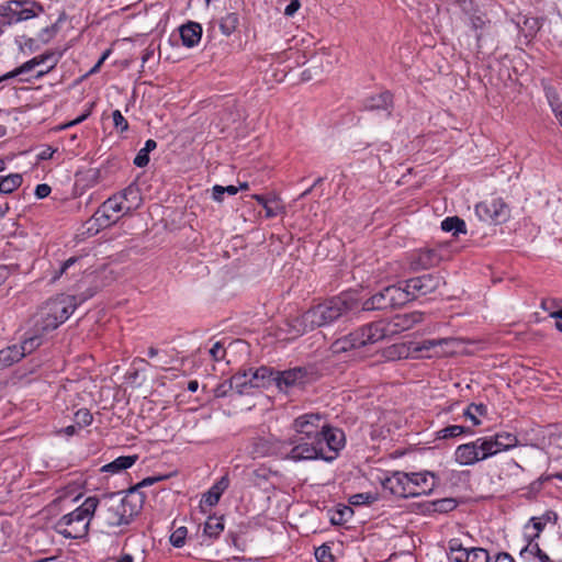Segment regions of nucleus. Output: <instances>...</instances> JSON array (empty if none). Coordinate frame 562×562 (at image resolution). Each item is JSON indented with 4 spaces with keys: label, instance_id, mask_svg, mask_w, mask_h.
Here are the masks:
<instances>
[{
    "label": "nucleus",
    "instance_id": "nucleus-45",
    "mask_svg": "<svg viewBox=\"0 0 562 562\" xmlns=\"http://www.w3.org/2000/svg\"><path fill=\"white\" fill-rule=\"evenodd\" d=\"M42 345V337L37 334H34L33 336H30L25 338L20 346L21 350H23V356L26 353H31L36 348H38Z\"/></svg>",
    "mask_w": 562,
    "mask_h": 562
},
{
    "label": "nucleus",
    "instance_id": "nucleus-31",
    "mask_svg": "<svg viewBox=\"0 0 562 562\" xmlns=\"http://www.w3.org/2000/svg\"><path fill=\"white\" fill-rule=\"evenodd\" d=\"M543 21V19L536 16H521L517 22V26L522 35H536L541 30Z\"/></svg>",
    "mask_w": 562,
    "mask_h": 562
},
{
    "label": "nucleus",
    "instance_id": "nucleus-2",
    "mask_svg": "<svg viewBox=\"0 0 562 562\" xmlns=\"http://www.w3.org/2000/svg\"><path fill=\"white\" fill-rule=\"evenodd\" d=\"M99 503L97 496L87 497L83 503L72 512L61 516L55 524L56 532L68 539H81L88 535L89 525Z\"/></svg>",
    "mask_w": 562,
    "mask_h": 562
},
{
    "label": "nucleus",
    "instance_id": "nucleus-48",
    "mask_svg": "<svg viewBox=\"0 0 562 562\" xmlns=\"http://www.w3.org/2000/svg\"><path fill=\"white\" fill-rule=\"evenodd\" d=\"M187 536L188 529L186 527H179L171 533L170 543L176 548H181L186 542Z\"/></svg>",
    "mask_w": 562,
    "mask_h": 562
},
{
    "label": "nucleus",
    "instance_id": "nucleus-18",
    "mask_svg": "<svg viewBox=\"0 0 562 562\" xmlns=\"http://www.w3.org/2000/svg\"><path fill=\"white\" fill-rule=\"evenodd\" d=\"M286 328L284 331L289 336V339L297 338L305 333L314 330L316 327L315 323H310L307 319V311L301 316L294 317L286 322Z\"/></svg>",
    "mask_w": 562,
    "mask_h": 562
},
{
    "label": "nucleus",
    "instance_id": "nucleus-10",
    "mask_svg": "<svg viewBox=\"0 0 562 562\" xmlns=\"http://www.w3.org/2000/svg\"><path fill=\"white\" fill-rule=\"evenodd\" d=\"M326 426L324 417L318 413L304 414L293 422L294 436L304 439L319 441V437Z\"/></svg>",
    "mask_w": 562,
    "mask_h": 562
},
{
    "label": "nucleus",
    "instance_id": "nucleus-56",
    "mask_svg": "<svg viewBox=\"0 0 562 562\" xmlns=\"http://www.w3.org/2000/svg\"><path fill=\"white\" fill-rule=\"evenodd\" d=\"M315 555L319 562H328L327 559L331 560V553L327 547L318 548L315 552Z\"/></svg>",
    "mask_w": 562,
    "mask_h": 562
},
{
    "label": "nucleus",
    "instance_id": "nucleus-27",
    "mask_svg": "<svg viewBox=\"0 0 562 562\" xmlns=\"http://www.w3.org/2000/svg\"><path fill=\"white\" fill-rule=\"evenodd\" d=\"M231 380L234 386V391L238 395L250 394L251 390L254 389L247 369L238 371L231 378Z\"/></svg>",
    "mask_w": 562,
    "mask_h": 562
},
{
    "label": "nucleus",
    "instance_id": "nucleus-33",
    "mask_svg": "<svg viewBox=\"0 0 562 562\" xmlns=\"http://www.w3.org/2000/svg\"><path fill=\"white\" fill-rule=\"evenodd\" d=\"M391 104L392 95L385 91L368 98L364 102V108L367 110H387Z\"/></svg>",
    "mask_w": 562,
    "mask_h": 562
},
{
    "label": "nucleus",
    "instance_id": "nucleus-51",
    "mask_svg": "<svg viewBox=\"0 0 562 562\" xmlns=\"http://www.w3.org/2000/svg\"><path fill=\"white\" fill-rule=\"evenodd\" d=\"M435 510L437 512H450L456 508L457 503L452 498H443L434 503Z\"/></svg>",
    "mask_w": 562,
    "mask_h": 562
},
{
    "label": "nucleus",
    "instance_id": "nucleus-44",
    "mask_svg": "<svg viewBox=\"0 0 562 562\" xmlns=\"http://www.w3.org/2000/svg\"><path fill=\"white\" fill-rule=\"evenodd\" d=\"M238 191H239V188H237L236 186L223 187V186L216 184L212 188V198H213V200H215L217 202H222L225 193H227L229 195H235Z\"/></svg>",
    "mask_w": 562,
    "mask_h": 562
},
{
    "label": "nucleus",
    "instance_id": "nucleus-49",
    "mask_svg": "<svg viewBox=\"0 0 562 562\" xmlns=\"http://www.w3.org/2000/svg\"><path fill=\"white\" fill-rule=\"evenodd\" d=\"M221 495L222 494L212 486L209 492L203 495L201 504L212 507L218 503Z\"/></svg>",
    "mask_w": 562,
    "mask_h": 562
},
{
    "label": "nucleus",
    "instance_id": "nucleus-34",
    "mask_svg": "<svg viewBox=\"0 0 562 562\" xmlns=\"http://www.w3.org/2000/svg\"><path fill=\"white\" fill-rule=\"evenodd\" d=\"M448 558L450 562H469V549L464 548L458 539L449 541Z\"/></svg>",
    "mask_w": 562,
    "mask_h": 562
},
{
    "label": "nucleus",
    "instance_id": "nucleus-28",
    "mask_svg": "<svg viewBox=\"0 0 562 562\" xmlns=\"http://www.w3.org/2000/svg\"><path fill=\"white\" fill-rule=\"evenodd\" d=\"M389 296L385 295V288L372 295L370 299L362 303V311H375V310H387L392 308Z\"/></svg>",
    "mask_w": 562,
    "mask_h": 562
},
{
    "label": "nucleus",
    "instance_id": "nucleus-64",
    "mask_svg": "<svg viewBox=\"0 0 562 562\" xmlns=\"http://www.w3.org/2000/svg\"><path fill=\"white\" fill-rule=\"evenodd\" d=\"M492 562H515L514 559L506 552H501L496 555L495 561Z\"/></svg>",
    "mask_w": 562,
    "mask_h": 562
},
{
    "label": "nucleus",
    "instance_id": "nucleus-24",
    "mask_svg": "<svg viewBox=\"0 0 562 562\" xmlns=\"http://www.w3.org/2000/svg\"><path fill=\"white\" fill-rule=\"evenodd\" d=\"M201 37H166L164 43H159L157 48L161 54L162 49L167 52L169 48H192L200 43Z\"/></svg>",
    "mask_w": 562,
    "mask_h": 562
},
{
    "label": "nucleus",
    "instance_id": "nucleus-29",
    "mask_svg": "<svg viewBox=\"0 0 562 562\" xmlns=\"http://www.w3.org/2000/svg\"><path fill=\"white\" fill-rule=\"evenodd\" d=\"M224 530L223 517L210 516L203 526V536L210 540L217 539Z\"/></svg>",
    "mask_w": 562,
    "mask_h": 562
},
{
    "label": "nucleus",
    "instance_id": "nucleus-42",
    "mask_svg": "<svg viewBox=\"0 0 562 562\" xmlns=\"http://www.w3.org/2000/svg\"><path fill=\"white\" fill-rule=\"evenodd\" d=\"M441 229L445 232H452L454 235L465 233V223L458 216L446 217L441 222Z\"/></svg>",
    "mask_w": 562,
    "mask_h": 562
},
{
    "label": "nucleus",
    "instance_id": "nucleus-57",
    "mask_svg": "<svg viewBox=\"0 0 562 562\" xmlns=\"http://www.w3.org/2000/svg\"><path fill=\"white\" fill-rule=\"evenodd\" d=\"M165 476H149L140 481L137 485L133 486L132 488H137V492H139L140 487L153 485L154 483L164 480Z\"/></svg>",
    "mask_w": 562,
    "mask_h": 562
},
{
    "label": "nucleus",
    "instance_id": "nucleus-47",
    "mask_svg": "<svg viewBox=\"0 0 562 562\" xmlns=\"http://www.w3.org/2000/svg\"><path fill=\"white\" fill-rule=\"evenodd\" d=\"M179 35H202V26L198 22L189 21L178 27Z\"/></svg>",
    "mask_w": 562,
    "mask_h": 562
},
{
    "label": "nucleus",
    "instance_id": "nucleus-63",
    "mask_svg": "<svg viewBox=\"0 0 562 562\" xmlns=\"http://www.w3.org/2000/svg\"><path fill=\"white\" fill-rule=\"evenodd\" d=\"M10 276V268L8 266H0V284H2Z\"/></svg>",
    "mask_w": 562,
    "mask_h": 562
},
{
    "label": "nucleus",
    "instance_id": "nucleus-22",
    "mask_svg": "<svg viewBox=\"0 0 562 562\" xmlns=\"http://www.w3.org/2000/svg\"><path fill=\"white\" fill-rule=\"evenodd\" d=\"M254 389L265 387L271 382L274 383L276 371L268 367L247 369Z\"/></svg>",
    "mask_w": 562,
    "mask_h": 562
},
{
    "label": "nucleus",
    "instance_id": "nucleus-35",
    "mask_svg": "<svg viewBox=\"0 0 562 562\" xmlns=\"http://www.w3.org/2000/svg\"><path fill=\"white\" fill-rule=\"evenodd\" d=\"M254 199L262 205L266 211V217H276L283 211V206L277 199H266L263 195L256 194Z\"/></svg>",
    "mask_w": 562,
    "mask_h": 562
},
{
    "label": "nucleus",
    "instance_id": "nucleus-58",
    "mask_svg": "<svg viewBox=\"0 0 562 562\" xmlns=\"http://www.w3.org/2000/svg\"><path fill=\"white\" fill-rule=\"evenodd\" d=\"M52 189L48 184L46 183H42V184H38L35 189V195L38 198V199H44L46 196L49 195Z\"/></svg>",
    "mask_w": 562,
    "mask_h": 562
},
{
    "label": "nucleus",
    "instance_id": "nucleus-13",
    "mask_svg": "<svg viewBox=\"0 0 562 562\" xmlns=\"http://www.w3.org/2000/svg\"><path fill=\"white\" fill-rule=\"evenodd\" d=\"M319 446L324 448L323 460L331 462L338 457V452L345 447V434L338 428L330 427L326 424L321 437Z\"/></svg>",
    "mask_w": 562,
    "mask_h": 562
},
{
    "label": "nucleus",
    "instance_id": "nucleus-38",
    "mask_svg": "<svg viewBox=\"0 0 562 562\" xmlns=\"http://www.w3.org/2000/svg\"><path fill=\"white\" fill-rule=\"evenodd\" d=\"M544 92L548 103L554 113L557 120L562 116V101L557 90L551 86H544Z\"/></svg>",
    "mask_w": 562,
    "mask_h": 562
},
{
    "label": "nucleus",
    "instance_id": "nucleus-6",
    "mask_svg": "<svg viewBox=\"0 0 562 562\" xmlns=\"http://www.w3.org/2000/svg\"><path fill=\"white\" fill-rule=\"evenodd\" d=\"M357 307V300L349 293L333 297L307 311V319L316 327L328 325Z\"/></svg>",
    "mask_w": 562,
    "mask_h": 562
},
{
    "label": "nucleus",
    "instance_id": "nucleus-12",
    "mask_svg": "<svg viewBox=\"0 0 562 562\" xmlns=\"http://www.w3.org/2000/svg\"><path fill=\"white\" fill-rule=\"evenodd\" d=\"M311 380L310 371L303 367H295L284 371H276L274 384L279 391L288 393L301 387Z\"/></svg>",
    "mask_w": 562,
    "mask_h": 562
},
{
    "label": "nucleus",
    "instance_id": "nucleus-23",
    "mask_svg": "<svg viewBox=\"0 0 562 562\" xmlns=\"http://www.w3.org/2000/svg\"><path fill=\"white\" fill-rule=\"evenodd\" d=\"M385 295L393 307L402 306L412 301L411 292L407 291V283L404 286L389 285L385 288Z\"/></svg>",
    "mask_w": 562,
    "mask_h": 562
},
{
    "label": "nucleus",
    "instance_id": "nucleus-17",
    "mask_svg": "<svg viewBox=\"0 0 562 562\" xmlns=\"http://www.w3.org/2000/svg\"><path fill=\"white\" fill-rule=\"evenodd\" d=\"M486 440V446L488 451L491 452V457L502 452L509 450L517 446L518 439L514 434L510 432H497L494 436L484 437Z\"/></svg>",
    "mask_w": 562,
    "mask_h": 562
},
{
    "label": "nucleus",
    "instance_id": "nucleus-8",
    "mask_svg": "<svg viewBox=\"0 0 562 562\" xmlns=\"http://www.w3.org/2000/svg\"><path fill=\"white\" fill-rule=\"evenodd\" d=\"M42 11L43 7L31 0H9L0 4V33L3 32L2 26L29 20Z\"/></svg>",
    "mask_w": 562,
    "mask_h": 562
},
{
    "label": "nucleus",
    "instance_id": "nucleus-1",
    "mask_svg": "<svg viewBox=\"0 0 562 562\" xmlns=\"http://www.w3.org/2000/svg\"><path fill=\"white\" fill-rule=\"evenodd\" d=\"M97 519L103 527L114 529L132 522L144 504V495L137 488H130L125 494L117 492L97 497Z\"/></svg>",
    "mask_w": 562,
    "mask_h": 562
},
{
    "label": "nucleus",
    "instance_id": "nucleus-41",
    "mask_svg": "<svg viewBox=\"0 0 562 562\" xmlns=\"http://www.w3.org/2000/svg\"><path fill=\"white\" fill-rule=\"evenodd\" d=\"M157 143L154 139H147L145 146L139 149L134 158V165L138 168L146 167L149 162V153L156 149Z\"/></svg>",
    "mask_w": 562,
    "mask_h": 562
},
{
    "label": "nucleus",
    "instance_id": "nucleus-9",
    "mask_svg": "<svg viewBox=\"0 0 562 562\" xmlns=\"http://www.w3.org/2000/svg\"><path fill=\"white\" fill-rule=\"evenodd\" d=\"M491 458L484 437L457 447L454 461L460 465H473L480 461Z\"/></svg>",
    "mask_w": 562,
    "mask_h": 562
},
{
    "label": "nucleus",
    "instance_id": "nucleus-32",
    "mask_svg": "<svg viewBox=\"0 0 562 562\" xmlns=\"http://www.w3.org/2000/svg\"><path fill=\"white\" fill-rule=\"evenodd\" d=\"M23 357V350H21L20 346H9L0 350V367H9L14 362L20 361Z\"/></svg>",
    "mask_w": 562,
    "mask_h": 562
},
{
    "label": "nucleus",
    "instance_id": "nucleus-7",
    "mask_svg": "<svg viewBox=\"0 0 562 562\" xmlns=\"http://www.w3.org/2000/svg\"><path fill=\"white\" fill-rule=\"evenodd\" d=\"M319 442L293 435L281 443L280 458L293 462L323 460L324 448H321Z\"/></svg>",
    "mask_w": 562,
    "mask_h": 562
},
{
    "label": "nucleus",
    "instance_id": "nucleus-11",
    "mask_svg": "<svg viewBox=\"0 0 562 562\" xmlns=\"http://www.w3.org/2000/svg\"><path fill=\"white\" fill-rule=\"evenodd\" d=\"M476 216L486 223L501 224L509 216V210L506 203L498 198L480 202L475 205Z\"/></svg>",
    "mask_w": 562,
    "mask_h": 562
},
{
    "label": "nucleus",
    "instance_id": "nucleus-3",
    "mask_svg": "<svg viewBox=\"0 0 562 562\" xmlns=\"http://www.w3.org/2000/svg\"><path fill=\"white\" fill-rule=\"evenodd\" d=\"M390 328L382 322L367 324L355 331L335 340L330 350L333 353H345L353 349L367 347L386 339Z\"/></svg>",
    "mask_w": 562,
    "mask_h": 562
},
{
    "label": "nucleus",
    "instance_id": "nucleus-36",
    "mask_svg": "<svg viewBox=\"0 0 562 562\" xmlns=\"http://www.w3.org/2000/svg\"><path fill=\"white\" fill-rule=\"evenodd\" d=\"M102 212H110L113 215L122 216L131 213V206H124L121 198H117V195L114 194L102 203Z\"/></svg>",
    "mask_w": 562,
    "mask_h": 562
},
{
    "label": "nucleus",
    "instance_id": "nucleus-39",
    "mask_svg": "<svg viewBox=\"0 0 562 562\" xmlns=\"http://www.w3.org/2000/svg\"><path fill=\"white\" fill-rule=\"evenodd\" d=\"M486 413H487V407L484 404L472 403L465 408L463 416L465 418L470 419L472 422L473 426H479V425H481L480 417L485 416Z\"/></svg>",
    "mask_w": 562,
    "mask_h": 562
},
{
    "label": "nucleus",
    "instance_id": "nucleus-19",
    "mask_svg": "<svg viewBox=\"0 0 562 562\" xmlns=\"http://www.w3.org/2000/svg\"><path fill=\"white\" fill-rule=\"evenodd\" d=\"M409 476L414 487L412 488L414 495H411V497L427 495L434 490L436 485L435 475L431 473H412Z\"/></svg>",
    "mask_w": 562,
    "mask_h": 562
},
{
    "label": "nucleus",
    "instance_id": "nucleus-20",
    "mask_svg": "<svg viewBox=\"0 0 562 562\" xmlns=\"http://www.w3.org/2000/svg\"><path fill=\"white\" fill-rule=\"evenodd\" d=\"M422 316L423 315L420 313H412L407 315H398L390 323L382 322L390 328L386 338L398 331L409 329L414 324L422 322Z\"/></svg>",
    "mask_w": 562,
    "mask_h": 562
},
{
    "label": "nucleus",
    "instance_id": "nucleus-50",
    "mask_svg": "<svg viewBox=\"0 0 562 562\" xmlns=\"http://www.w3.org/2000/svg\"><path fill=\"white\" fill-rule=\"evenodd\" d=\"M376 499V497L371 493H360L355 494L350 497V503L352 505H366L371 504Z\"/></svg>",
    "mask_w": 562,
    "mask_h": 562
},
{
    "label": "nucleus",
    "instance_id": "nucleus-37",
    "mask_svg": "<svg viewBox=\"0 0 562 562\" xmlns=\"http://www.w3.org/2000/svg\"><path fill=\"white\" fill-rule=\"evenodd\" d=\"M240 20L237 13H227L224 18H222L220 23V29L225 35H231L232 33H240Z\"/></svg>",
    "mask_w": 562,
    "mask_h": 562
},
{
    "label": "nucleus",
    "instance_id": "nucleus-62",
    "mask_svg": "<svg viewBox=\"0 0 562 562\" xmlns=\"http://www.w3.org/2000/svg\"><path fill=\"white\" fill-rule=\"evenodd\" d=\"M56 151V149H54L53 147L50 146H46L40 154H38V159L41 160H47V159H50L53 158V155L54 153Z\"/></svg>",
    "mask_w": 562,
    "mask_h": 562
},
{
    "label": "nucleus",
    "instance_id": "nucleus-60",
    "mask_svg": "<svg viewBox=\"0 0 562 562\" xmlns=\"http://www.w3.org/2000/svg\"><path fill=\"white\" fill-rule=\"evenodd\" d=\"M300 8L299 0H291V2L285 7L284 14L288 16L293 15Z\"/></svg>",
    "mask_w": 562,
    "mask_h": 562
},
{
    "label": "nucleus",
    "instance_id": "nucleus-16",
    "mask_svg": "<svg viewBox=\"0 0 562 562\" xmlns=\"http://www.w3.org/2000/svg\"><path fill=\"white\" fill-rule=\"evenodd\" d=\"M382 486L389 491L392 495L397 497L408 498L414 495L412 491V480L409 474L404 472H394L391 476H386L382 480Z\"/></svg>",
    "mask_w": 562,
    "mask_h": 562
},
{
    "label": "nucleus",
    "instance_id": "nucleus-54",
    "mask_svg": "<svg viewBox=\"0 0 562 562\" xmlns=\"http://www.w3.org/2000/svg\"><path fill=\"white\" fill-rule=\"evenodd\" d=\"M351 514V508L350 507H345L344 509L341 510H337L333 517L330 518L331 522L334 525H341L344 524L347 519H346V515H350Z\"/></svg>",
    "mask_w": 562,
    "mask_h": 562
},
{
    "label": "nucleus",
    "instance_id": "nucleus-52",
    "mask_svg": "<svg viewBox=\"0 0 562 562\" xmlns=\"http://www.w3.org/2000/svg\"><path fill=\"white\" fill-rule=\"evenodd\" d=\"M229 391H234V386L231 379L218 384L214 390V394L216 397H225L228 395Z\"/></svg>",
    "mask_w": 562,
    "mask_h": 562
},
{
    "label": "nucleus",
    "instance_id": "nucleus-61",
    "mask_svg": "<svg viewBox=\"0 0 562 562\" xmlns=\"http://www.w3.org/2000/svg\"><path fill=\"white\" fill-rule=\"evenodd\" d=\"M229 485V479L228 476H222L221 480L215 483L213 486L216 491H218L221 494L224 493V491L228 487Z\"/></svg>",
    "mask_w": 562,
    "mask_h": 562
},
{
    "label": "nucleus",
    "instance_id": "nucleus-25",
    "mask_svg": "<svg viewBox=\"0 0 562 562\" xmlns=\"http://www.w3.org/2000/svg\"><path fill=\"white\" fill-rule=\"evenodd\" d=\"M137 459H138V456H136V454L121 456V457L116 458L115 460H113L112 462L103 465L101 468V471L111 473V474H116V473H120V472L133 467L135 464V462L137 461Z\"/></svg>",
    "mask_w": 562,
    "mask_h": 562
},
{
    "label": "nucleus",
    "instance_id": "nucleus-5",
    "mask_svg": "<svg viewBox=\"0 0 562 562\" xmlns=\"http://www.w3.org/2000/svg\"><path fill=\"white\" fill-rule=\"evenodd\" d=\"M60 54L55 50H46L32 59L23 63L15 69L0 76V82L19 78L20 82H30L32 79H40L56 67Z\"/></svg>",
    "mask_w": 562,
    "mask_h": 562
},
{
    "label": "nucleus",
    "instance_id": "nucleus-59",
    "mask_svg": "<svg viewBox=\"0 0 562 562\" xmlns=\"http://www.w3.org/2000/svg\"><path fill=\"white\" fill-rule=\"evenodd\" d=\"M454 2L457 4L460 5V8L464 11V12H472L474 11V2L473 0H454Z\"/></svg>",
    "mask_w": 562,
    "mask_h": 562
},
{
    "label": "nucleus",
    "instance_id": "nucleus-53",
    "mask_svg": "<svg viewBox=\"0 0 562 562\" xmlns=\"http://www.w3.org/2000/svg\"><path fill=\"white\" fill-rule=\"evenodd\" d=\"M225 349L221 341H216L210 349V356L215 361H221L225 358Z\"/></svg>",
    "mask_w": 562,
    "mask_h": 562
},
{
    "label": "nucleus",
    "instance_id": "nucleus-40",
    "mask_svg": "<svg viewBox=\"0 0 562 562\" xmlns=\"http://www.w3.org/2000/svg\"><path fill=\"white\" fill-rule=\"evenodd\" d=\"M22 176L20 173H11L5 177H0V192L12 193L22 184Z\"/></svg>",
    "mask_w": 562,
    "mask_h": 562
},
{
    "label": "nucleus",
    "instance_id": "nucleus-21",
    "mask_svg": "<svg viewBox=\"0 0 562 562\" xmlns=\"http://www.w3.org/2000/svg\"><path fill=\"white\" fill-rule=\"evenodd\" d=\"M458 344L456 338H439V339H426L422 341L416 348V351H429L436 348H441V351H436V356L447 355L452 350H448L450 347H454Z\"/></svg>",
    "mask_w": 562,
    "mask_h": 562
},
{
    "label": "nucleus",
    "instance_id": "nucleus-26",
    "mask_svg": "<svg viewBox=\"0 0 562 562\" xmlns=\"http://www.w3.org/2000/svg\"><path fill=\"white\" fill-rule=\"evenodd\" d=\"M117 198H121L124 206H131V213L137 210L142 203L139 190L135 184L126 187L121 192L116 193Z\"/></svg>",
    "mask_w": 562,
    "mask_h": 562
},
{
    "label": "nucleus",
    "instance_id": "nucleus-15",
    "mask_svg": "<svg viewBox=\"0 0 562 562\" xmlns=\"http://www.w3.org/2000/svg\"><path fill=\"white\" fill-rule=\"evenodd\" d=\"M407 291L411 292L413 300L435 292L442 283V278L438 274H424L412 278L406 281Z\"/></svg>",
    "mask_w": 562,
    "mask_h": 562
},
{
    "label": "nucleus",
    "instance_id": "nucleus-46",
    "mask_svg": "<svg viewBox=\"0 0 562 562\" xmlns=\"http://www.w3.org/2000/svg\"><path fill=\"white\" fill-rule=\"evenodd\" d=\"M92 420H93V416L90 413V411L87 408L78 409L75 414V424L79 428H83V427L91 425Z\"/></svg>",
    "mask_w": 562,
    "mask_h": 562
},
{
    "label": "nucleus",
    "instance_id": "nucleus-14",
    "mask_svg": "<svg viewBox=\"0 0 562 562\" xmlns=\"http://www.w3.org/2000/svg\"><path fill=\"white\" fill-rule=\"evenodd\" d=\"M446 250L443 246L434 248H424L416 250L409 255V267L414 271L426 270L438 266L443 259L442 252Z\"/></svg>",
    "mask_w": 562,
    "mask_h": 562
},
{
    "label": "nucleus",
    "instance_id": "nucleus-4",
    "mask_svg": "<svg viewBox=\"0 0 562 562\" xmlns=\"http://www.w3.org/2000/svg\"><path fill=\"white\" fill-rule=\"evenodd\" d=\"M77 307L74 295L60 294L50 299L41 310V321L36 323L37 331L47 333L66 322Z\"/></svg>",
    "mask_w": 562,
    "mask_h": 562
},
{
    "label": "nucleus",
    "instance_id": "nucleus-55",
    "mask_svg": "<svg viewBox=\"0 0 562 562\" xmlns=\"http://www.w3.org/2000/svg\"><path fill=\"white\" fill-rule=\"evenodd\" d=\"M112 117H113V123L116 128H119L121 131L127 130V127H128L127 121L125 120V117L122 115V113L119 110H115L112 113Z\"/></svg>",
    "mask_w": 562,
    "mask_h": 562
},
{
    "label": "nucleus",
    "instance_id": "nucleus-30",
    "mask_svg": "<svg viewBox=\"0 0 562 562\" xmlns=\"http://www.w3.org/2000/svg\"><path fill=\"white\" fill-rule=\"evenodd\" d=\"M121 215H113L110 212H102V204L94 212L91 220L88 222L89 224H95L98 227L95 231L98 232L100 228L109 227L115 224L120 220Z\"/></svg>",
    "mask_w": 562,
    "mask_h": 562
},
{
    "label": "nucleus",
    "instance_id": "nucleus-43",
    "mask_svg": "<svg viewBox=\"0 0 562 562\" xmlns=\"http://www.w3.org/2000/svg\"><path fill=\"white\" fill-rule=\"evenodd\" d=\"M472 432L469 428L461 426V425H451L447 426L442 429H440L437 432L438 438L440 439H448V438H454L458 437L464 432Z\"/></svg>",
    "mask_w": 562,
    "mask_h": 562
}]
</instances>
